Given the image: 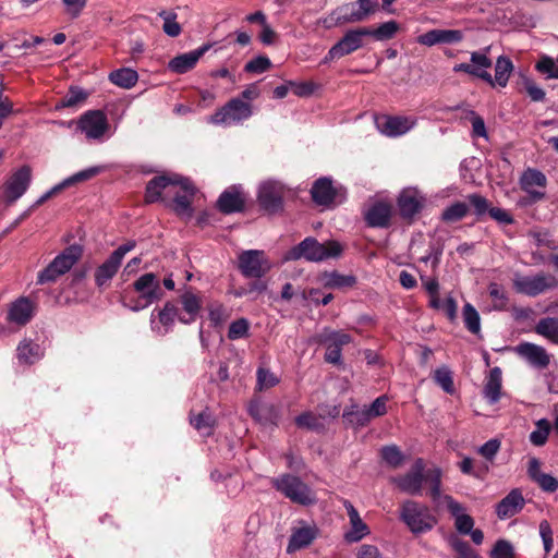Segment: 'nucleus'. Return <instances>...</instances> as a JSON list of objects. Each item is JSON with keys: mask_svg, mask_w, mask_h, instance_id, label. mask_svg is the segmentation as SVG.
<instances>
[{"mask_svg": "<svg viewBox=\"0 0 558 558\" xmlns=\"http://www.w3.org/2000/svg\"><path fill=\"white\" fill-rule=\"evenodd\" d=\"M424 483L429 485L433 499L440 497L441 472L439 469L424 471Z\"/></svg>", "mask_w": 558, "mask_h": 558, "instance_id": "8fccbe9b", "label": "nucleus"}, {"mask_svg": "<svg viewBox=\"0 0 558 558\" xmlns=\"http://www.w3.org/2000/svg\"><path fill=\"white\" fill-rule=\"evenodd\" d=\"M121 263L112 254L96 269L95 282L100 288L107 284L118 272Z\"/></svg>", "mask_w": 558, "mask_h": 558, "instance_id": "e433bc0d", "label": "nucleus"}, {"mask_svg": "<svg viewBox=\"0 0 558 558\" xmlns=\"http://www.w3.org/2000/svg\"><path fill=\"white\" fill-rule=\"evenodd\" d=\"M519 183L521 190L527 194L530 203H536L545 198L547 178L542 171L533 168L526 169L521 174Z\"/></svg>", "mask_w": 558, "mask_h": 558, "instance_id": "ddd939ff", "label": "nucleus"}, {"mask_svg": "<svg viewBox=\"0 0 558 558\" xmlns=\"http://www.w3.org/2000/svg\"><path fill=\"white\" fill-rule=\"evenodd\" d=\"M208 50V46H202L193 51L174 57L168 63V69L177 74H183L192 70L201 57Z\"/></svg>", "mask_w": 558, "mask_h": 558, "instance_id": "c85d7f7f", "label": "nucleus"}, {"mask_svg": "<svg viewBox=\"0 0 558 558\" xmlns=\"http://www.w3.org/2000/svg\"><path fill=\"white\" fill-rule=\"evenodd\" d=\"M109 80L112 84L129 89L137 83L138 74L133 69L122 68L111 72Z\"/></svg>", "mask_w": 558, "mask_h": 558, "instance_id": "58836bf2", "label": "nucleus"}, {"mask_svg": "<svg viewBox=\"0 0 558 558\" xmlns=\"http://www.w3.org/2000/svg\"><path fill=\"white\" fill-rule=\"evenodd\" d=\"M343 417L355 427L365 426L372 420L367 409L360 410L356 405H353L351 410H345Z\"/></svg>", "mask_w": 558, "mask_h": 558, "instance_id": "a18cd8bd", "label": "nucleus"}, {"mask_svg": "<svg viewBox=\"0 0 558 558\" xmlns=\"http://www.w3.org/2000/svg\"><path fill=\"white\" fill-rule=\"evenodd\" d=\"M81 245L73 244L57 255L49 265L38 274L37 282L40 284L54 282L59 277L66 274L82 257Z\"/></svg>", "mask_w": 558, "mask_h": 558, "instance_id": "20e7f679", "label": "nucleus"}, {"mask_svg": "<svg viewBox=\"0 0 558 558\" xmlns=\"http://www.w3.org/2000/svg\"><path fill=\"white\" fill-rule=\"evenodd\" d=\"M535 330L538 335L558 343V317H546L541 319Z\"/></svg>", "mask_w": 558, "mask_h": 558, "instance_id": "ea45409f", "label": "nucleus"}, {"mask_svg": "<svg viewBox=\"0 0 558 558\" xmlns=\"http://www.w3.org/2000/svg\"><path fill=\"white\" fill-rule=\"evenodd\" d=\"M517 353L536 368L548 366L550 359L546 350L537 344L524 342L515 348Z\"/></svg>", "mask_w": 558, "mask_h": 558, "instance_id": "bb28decb", "label": "nucleus"}, {"mask_svg": "<svg viewBox=\"0 0 558 558\" xmlns=\"http://www.w3.org/2000/svg\"><path fill=\"white\" fill-rule=\"evenodd\" d=\"M271 66L270 60L265 56H258L245 64L244 70L248 73H264Z\"/></svg>", "mask_w": 558, "mask_h": 558, "instance_id": "052dcab7", "label": "nucleus"}, {"mask_svg": "<svg viewBox=\"0 0 558 558\" xmlns=\"http://www.w3.org/2000/svg\"><path fill=\"white\" fill-rule=\"evenodd\" d=\"M178 174L160 175L151 179L146 186L145 199L147 203H155L160 201L162 193L166 196L170 195V191L175 189Z\"/></svg>", "mask_w": 558, "mask_h": 558, "instance_id": "aec40b11", "label": "nucleus"}, {"mask_svg": "<svg viewBox=\"0 0 558 558\" xmlns=\"http://www.w3.org/2000/svg\"><path fill=\"white\" fill-rule=\"evenodd\" d=\"M355 283L353 276H344L338 272H329L323 276V284L329 289H339L343 287H351Z\"/></svg>", "mask_w": 558, "mask_h": 558, "instance_id": "37998d69", "label": "nucleus"}, {"mask_svg": "<svg viewBox=\"0 0 558 558\" xmlns=\"http://www.w3.org/2000/svg\"><path fill=\"white\" fill-rule=\"evenodd\" d=\"M524 506V498L519 489L511 490L496 506V513L499 519L505 520L513 517Z\"/></svg>", "mask_w": 558, "mask_h": 558, "instance_id": "2f4dec72", "label": "nucleus"}, {"mask_svg": "<svg viewBox=\"0 0 558 558\" xmlns=\"http://www.w3.org/2000/svg\"><path fill=\"white\" fill-rule=\"evenodd\" d=\"M299 427L318 429L322 427L320 418L312 412H304L295 418Z\"/></svg>", "mask_w": 558, "mask_h": 558, "instance_id": "e2e57ef3", "label": "nucleus"}, {"mask_svg": "<svg viewBox=\"0 0 558 558\" xmlns=\"http://www.w3.org/2000/svg\"><path fill=\"white\" fill-rule=\"evenodd\" d=\"M177 318L179 319V308L174 303L168 301L161 308H155L151 312V330L159 336H165L172 329Z\"/></svg>", "mask_w": 558, "mask_h": 558, "instance_id": "dca6fc26", "label": "nucleus"}, {"mask_svg": "<svg viewBox=\"0 0 558 558\" xmlns=\"http://www.w3.org/2000/svg\"><path fill=\"white\" fill-rule=\"evenodd\" d=\"M257 385L256 388L258 390H266L279 383V378L271 373L269 369L259 367L256 372Z\"/></svg>", "mask_w": 558, "mask_h": 558, "instance_id": "5fc2aeb1", "label": "nucleus"}, {"mask_svg": "<svg viewBox=\"0 0 558 558\" xmlns=\"http://www.w3.org/2000/svg\"><path fill=\"white\" fill-rule=\"evenodd\" d=\"M367 27L348 31L343 37L329 49L323 62L328 63L356 51L363 46V37L367 36Z\"/></svg>", "mask_w": 558, "mask_h": 558, "instance_id": "1a4fd4ad", "label": "nucleus"}, {"mask_svg": "<svg viewBox=\"0 0 558 558\" xmlns=\"http://www.w3.org/2000/svg\"><path fill=\"white\" fill-rule=\"evenodd\" d=\"M244 196L238 186L227 189L218 198V208L225 214L241 211L244 207Z\"/></svg>", "mask_w": 558, "mask_h": 558, "instance_id": "473e14b6", "label": "nucleus"}, {"mask_svg": "<svg viewBox=\"0 0 558 558\" xmlns=\"http://www.w3.org/2000/svg\"><path fill=\"white\" fill-rule=\"evenodd\" d=\"M31 181L32 170L28 166H23L14 171L4 184L3 199L8 204L17 201L27 191Z\"/></svg>", "mask_w": 558, "mask_h": 558, "instance_id": "4468645a", "label": "nucleus"}, {"mask_svg": "<svg viewBox=\"0 0 558 558\" xmlns=\"http://www.w3.org/2000/svg\"><path fill=\"white\" fill-rule=\"evenodd\" d=\"M425 198L416 189H405L398 198V206L402 217L412 218L423 208Z\"/></svg>", "mask_w": 558, "mask_h": 558, "instance_id": "b1692460", "label": "nucleus"}, {"mask_svg": "<svg viewBox=\"0 0 558 558\" xmlns=\"http://www.w3.org/2000/svg\"><path fill=\"white\" fill-rule=\"evenodd\" d=\"M239 268L243 276L248 278H260L271 268L270 263L265 258L263 251H244L239 256Z\"/></svg>", "mask_w": 558, "mask_h": 558, "instance_id": "f8f14e48", "label": "nucleus"}, {"mask_svg": "<svg viewBox=\"0 0 558 558\" xmlns=\"http://www.w3.org/2000/svg\"><path fill=\"white\" fill-rule=\"evenodd\" d=\"M77 129L88 141L102 142L110 137V125L107 116L101 110H89L81 116Z\"/></svg>", "mask_w": 558, "mask_h": 558, "instance_id": "0eeeda50", "label": "nucleus"}, {"mask_svg": "<svg viewBox=\"0 0 558 558\" xmlns=\"http://www.w3.org/2000/svg\"><path fill=\"white\" fill-rule=\"evenodd\" d=\"M369 227L385 228L389 225L391 217V205L385 202H375L364 214Z\"/></svg>", "mask_w": 558, "mask_h": 558, "instance_id": "7c9ffc66", "label": "nucleus"}, {"mask_svg": "<svg viewBox=\"0 0 558 558\" xmlns=\"http://www.w3.org/2000/svg\"><path fill=\"white\" fill-rule=\"evenodd\" d=\"M343 506L347 510L351 526L350 530L345 533L344 537L348 542H359L369 533V529L363 522L357 510L349 500H344Z\"/></svg>", "mask_w": 558, "mask_h": 558, "instance_id": "c756f323", "label": "nucleus"}, {"mask_svg": "<svg viewBox=\"0 0 558 558\" xmlns=\"http://www.w3.org/2000/svg\"><path fill=\"white\" fill-rule=\"evenodd\" d=\"M43 356V348L31 339H23L16 348V357L21 364L32 365Z\"/></svg>", "mask_w": 558, "mask_h": 558, "instance_id": "72a5a7b5", "label": "nucleus"}, {"mask_svg": "<svg viewBox=\"0 0 558 558\" xmlns=\"http://www.w3.org/2000/svg\"><path fill=\"white\" fill-rule=\"evenodd\" d=\"M159 16L163 19V32L170 37H177L181 34V26L175 21L177 14L167 11H161Z\"/></svg>", "mask_w": 558, "mask_h": 558, "instance_id": "6e6d98bb", "label": "nucleus"}, {"mask_svg": "<svg viewBox=\"0 0 558 558\" xmlns=\"http://www.w3.org/2000/svg\"><path fill=\"white\" fill-rule=\"evenodd\" d=\"M424 461L417 459L407 474L393 478V482L402 492L410 495H420L424 484Z\"/></svg>", "mask_w": 558, "mask_h": 558, "instance_id": "f3484780", "label": "nucleus"}, {"mask_svg": "<svg viewBox=\"0 0 558 558\" xmlns=\"http://www.w3.org/2000/svg\"><path fill=\"white\" fill-rule=\"evenodd\" d=\"M208 317L214 327H219L229 319L230 311L223 304L214 302L208 305Z\"/></svg>", "mask_w": 558, "mask_h": 558, "instance_id": "c03bdc74", "label": "nucleus"}, {"mask_svg": "<svg viewBox=\"0 0 558 558\" xmlns=\"http://www.w3.org/2000/svg\"><path fill=\"white\" fill-rule=\"evenodd\" d=\"M250 322L246 318H239L229 326L228 338L238 340L248 335Z\"/></svg>", "mask_w": 558, "mask_h": 558, "instance_id": "4d7b16f0", "label": "nucleus"}, {"mask_svg": "<svg viewBox=\"0 0 558 558\" xmlns=\"http://www.w3.org/2000/svg\"><path fill=\"white\" fill-rule=\"evenodd\" d=\"M323 341L330 342L341 349L342 345L350 343L352 338L349 333L342 331H329L324 335Z\"/></svg>", "mask_w": 558, "mask_h": 558, "instance_id": "0e129e2a", "label": "nucleus"}, {"mask_svg": "<svg viewBox=\"0 0 558 558\" xmlns=\"http://www.w3.org/2000/svg\"><path fill=\"white\" fill-rule=\"evenodd\" d=\"M61 1L65 7V12L72 19L78 17L87 3V0H61Z\"/></svg>", "mask_w": 558, "mask_h": 558, "instance_id": "338daca9", "label": "nucleus"}, {"mask_svg": "<svg viewBox=\"0 0 558 558\" xmlns=\"http://www.w3.org/2000/svg\"><path fill=\"white\" fill-rule=\"evenodd\" d=\"M339 191L332 185L329 178L316 180L311 189L313 201L317 205L329 206L337 201Z\"/></svg>", "mask_w": 558, "mask_h": 558, "instance_id": "a878e982", "label": "nucleus"}, {"mask_svg": "<svg viewBox=\"0 0 558 558\" xmlns=\"http://www.w3.org/2000/svg\"><path fill=\"white\" fill-rule=\"evenodd\" d=\"M549 432V422L542 418L536 423V428L530 434V441L535 446H543L547 441Z\"/></svg>", "mask_w": 558, "mask_h": 558, "instance_id": "3c124183", "label": "nucleus"}, {"mask_svg": "<svg viewBox=\"0 0 558 558\" xmlns=\"http://www.w3.org/2000/svg\"><path fill=\"white\" fill-rule=\"evenodd\" d=\"M468 211H469V207L465 203L457 202V203L450 205L449 207H447L442 211L441 218L444 221H447V222H456V221H459L462 218H464L466 216Z\"/></svg>", "mask_w": 558, "mask_h": 558, "instance_id": "49530a36", "label": "nucleus"}, {"mask_svg": "<svg viewBox=\"0 0 558 558\" xmlns=\"http://www.w3.org/2000/svg\"><path fill=\"white\" fill-rule=\"evenodd\" d=\"M444 501L450 514L454 518L456 530L460 534H469L474 526V520L465 513V508L451 496H444Z\"/></svg>", "mask_w": 558, "mask_h": 558, "instance_id": "4be33fe9", "label": "nucleus"}, {"mask_svg": "<svg viewBox=\"0 0 558 558\" xmlns=\"http://www.w3.org/2000/svg\"><path fill=\"white\" fill-rule=\"evenodd\" d=\"M104 170L102 167L94 166L89 167L87 169H84L82 171H78L74 173L73 175H70L69 178L64 179L60 183L52 186L49 191H47L45 194H43L35 203V206H39L44 204L46 201H48L50 197L54 196L56 194L60 193L62 190L70 187L72 185H75L81 182H85L90 180L92 178L96 177Z\"/></svg>", "mask_w": 558, "mask_h": 558, "instance_id": "a211bd4d", "label": "nucleus"}, {"mask_svg": "<svg viewBox=\"0 0 558 558\" xmlns=\"http://www.w3.org/2000/svg\"><path fill=\"white\" fill-rule=\"evenodd\" d=\"M137 298L131 300L129 304L124 303L133 312L147 308L153 303L163 298V291L160 286V278L154 272L141 275L132 284Z\"/></svg>", "mask_w": 558, "mask_h": 558, "instance_id": "f03ea898", "label": "nucleus"}, {"mask_svg": "<svg viewBox=\"0 0 558 558\" xmlns=\"http://www.w3.org/2000/svg\"><path fill=\"white\" fill-rule=\"evenodd\" d=\"M399 25L396 21H388L383 23L377 28L367 27V36H373L376 40L383 41L391 39L398 32Z\"/></svg>", "mask_w": 558, "mask_h": 558, "instance_id": "a19ab883", "label": "nucleus"}, {"mask_svg": "<svg viewBox=\"0 0 558 558\" xmlns=\"http://www.w3.org/2000/svg\"><path fill=\"white\" fill-rule=\"evenodd\" d=\"M35 311V303L28 298L21 296L9 305L7 320L16 326H24L31 322Z\"/></svg>", "mask_w": 558, "mask_h": 558, "instance_id": "6ab92c4d", "label": "nucleus"}, {"mask_svg": "<svg viewBox=\"0 0 558 558\" xmlns=\"http://www.w3.org/2000/svg\"><path fill=\"white\" fill-rule=\"evenodd\" d=\"M483 395L490 404L499 401L501 397V371L499 367H494L489 371Z\"/></svg>", "mask_w": 558, "mask_h": 558, "instance_id": "c9c22d12", "label": "nucleus"}, {"mask_svg": "<svg viewBox=\"0 0 558 558\" xmlns=\"http://www.w3.org/2000/svg\"><path fill=\"white\" fill-rule=\"evenodd\" d=\"M214 422L211 414L207 411H203L197 416L191 417V424L204 436L211 434Z\"/></svg>", "mask_w": 558, "mask_h": 558, "instance_id": "de8ad7c7", "label": "nucleus"}, {"mask_svg": "<svg viewBox=\"0 0 558 558\" xmlns=\"http://www.w3.org/2000/svg\"><path fill=\"white\" fill-rule=\"evenodd\" d=\"M182 313L179 312V322L184 325L194 323L202 308V299L191 290L184 291L180 295Z\"/></svg>", "mask_w": 558, "mask_h": 558, "instance_id": "5701e85b", "label": "nucleus"}, {"mask_svg": "<svg viewBox=\"0 0 558 558\" xmlns=\"http://www.w3.org/2000/svg\"><path fill=\"white\" fill-rule=\"evenodd\" d=\"M500 449V441L498 439H490L478 448V453L487 460H493Z\"/></svg>", "mask_w": 558, "mask_h": 558, "instance_id": "774afa93", "label": "nucleus"}, {"mask_svg": "<svg viewBox=\"0 0 558 558\" xmlns=\"http://www.w3.org/2000/svg\"><path fill=\"white\" fill-rule=\"evenodd\" d=\"M400 520L413 534H423L437 524L436 517L430 509L421 502L405 500L400 507Z\"/></svg>", "mask_w": 558, "mask_h": 558, "instance_id": "7ed1b4c3", "label": "nucleus"}, {"mask_svg": "<svg viewBox=\"0 0 558 558\" xmlns=\"http://www.w3.org/2000/svg\"><path fill=\"white\" fill-rule=\"evenodd\" d=\"M536 70L547 78H558V57L543 56L535 65Z\"/></svg>", "mask_w": 558, "mask_h": 558, "instance_id": "09e8293b", "label": "nucleus"}, {"mask_svg": "<svg viewBox=\"0 0 558 558\" xmlns=\"http://www.w3.org/2000/svg\"><path fill=\"white\" fill-rule=\"evenodd\" d=\"M194 194L195 187L191 181L186 178L178 175L175 189L170 191V195H173V210L180 216L191 217L193 211L191 204Z\"/></svg>", "mask_w": 558, "mask_h": 558, "instance_id": "2eb2a0df", "label": "nucleus"}, {"mask_svg": "<svg viewBox=\"0 0 558 558\" xmlns=\"http://www.w3.org/2000/svg\"><path fill=\"white\" fill-rule=\"evenodd\" d=\"M252 116V106L240 98H232L223 107L208 118L216 125L239 124Z\"/></svg>", "mask_w": 558, "mask_h": 558, "instance_id": "423d86ee", "label": "nucleus"}, {"mask_svg": "<svg viewBox=\"0 0 558 558\" xmlns=\"http://www.w3.org/2000/svg\"><path fill=\"white\" fill-rule=\"evenodd\" d=\"M512 71V61L506 56L498 57L495 63V76L493 77L494 86L506 87Z\"/></svg>", "mask_w": 558, "mask_h": 558, "instance_id": "4c0bfd02", "label": "nucleus"}, {"mask_svg": "<svg viewBox=\"0 0 558 558\" xmlns=\"http://www.w3.org/2000/svg\"><path fill=\"white\" fill-rule=\"evenodd\" d=\"M342 247L338 242L319 243L314 238L304 239L299 245L292 247L286 255L287 260L305 258L310 262H322L338 257Z\"/></svg>", "mask_w": 558, "mask_h": 558, "instance_id": "f257e3e1", "label": "nucleus"}, {"mask_svg": "<svg viewBox=\"0 0 558 558\" xmlns=\"http://www.w3.org/2000/svg\"><path fill=\"white\" fill-rule=\"evenodd\" d=\"M272 486L292 502L307 506L316 501L315 493L298 476L283 474L271 480Z\"/></svg>", "mask_w": 558, "mask_h": 558, "instance_id": "39448f33", "label": "nucleus"}, {"mask_svg": "<svg viewBox=\"0 0 558 558\" xmlns=\"http://www.w3.org/2000/svg\"><path fill=\"white\" fill-rule=\"evenodd\" d=\"M487 48L485 51H474L471 53V65L474 66L475 77L483 80L488 83L490 86H494V80L492 74L489 73V69L492 66V60L487 56Z\"/></svg>", "mask_w": 558, "mask_h": 558, "instance_id": "f704fd0d", "label": "nucleus"}, {"mask_svg": "<svg viewBox=\"0 0 558 558\" xmlns=\"http://www.w3.org/2000/svg\"><path fill=\"white\" fill-rule=\"evenodd\" d=\"M557 286V279L550 274L539 272L534 276L515 275L513 287L518 293L536 296Z\"/></svg>", "mask_w": 558, "mask_h": 558, "instance_id": "6e6552de", "label": "nucleus"}, {"mask_svg": "<svg viewBox=\"0 0 558 558\" xmlns=\"http://www.w3.org/2000/svg\"><path fill=\"white\" fill-rule=\"evenodd\" d=\"M284 195L286 186L279 181H264L258 189L259 205L270 214L282 209Z\"/></svg>", "mask_w": 558, "mask_h": 558, "instance_id": "9b49d317", "label": "nucleus"}, {"mask_svg": "<svg viewBox=\"0 0 558 558\" xmlns=\"http://www.w3.org/2000/svg\"><path fill=\"white\" fill-rule=\"evenodd\" d=\"M375 123L381 134L388 137H398L414 129L417 118L414 116L383 114L376 118Z\"/></svg>", "mask_w": 558, "mask_h": 558, "instance_id": "9d476101", "label": "nucleus"}, {"mask_svg": "<svg viewBox=\"0 0 558 558\" xmlns=\"http://www.w3.org/2000/svg\"><path fill=\"white\" fill-rule=\"evenodd\" d=\"M492 558H514L512 545L505 539H499L490 551Z\"/></svg>", "mask_w": 558, "mask_h": 558, "instance_id": "680f3d73", "label": "nucleus"}, {"mask_svg": "<svg viewBox=\"0 0 558 558\" xmlns=\"http://www.w3.org/2000/svg\"><path fill=\"white\" fill-rule=\"evenodd\" d=\"M463 39V34L458 29H432L417 37V43L424 46L438 44H456Z\"/></svg>", "mask_w": 558, "mask_h": 558, "instance_id": "393cba45", "label": "nucleus"}, {"mask_svg": "<svg viewBox=\"0 0 558 558\" xmlns=\"http://www.w3.org/2000/svg\"><path fill=\"white\" fill-rule=\"evenodd\" d=\"M317 533L318 530L315 525L300 522L298 526L292 529L287 551L290 554L307 547L316 538Z\"/></svg>", "mask_w": 558, "mask_h": 558, "instance_id": "412c9836", "label": "nucleus"}, {"mask_svg": "<svg viewBox=\"0 0 558 558\" xmlns=\"http://www.w3.org/2000/svg\"><path fill=\"white\" fill-rule=\"evenodd\" d=\"M541 461L537 458H531L527 464V474L530 478L546 493H555L558 489V480L541 470Z\"/></svg>", "mask_w": 558, "mask_h": 558, "instance_id": "cd10ccee", "label": "nucleus"}, {"mask_svg": "<svg viewBox=\"0 0 558 558\" xmlns=\"http://www.w3.org/2000/svg\"><path fill=\"white\" fill-rule=\"evenodd\" d=\"M462 316L466 329L474 335H478L481 331V318L476 308L466 303L463 306Z\"/></svg>", "mask_w": 558, "mask_h": 558, "instance_id": "79ce46f5", "label": "nucleus"}, {"mask_svg": "<svg viewBox=\"0 0 558 558\" xmlns=\"http://www.w3.org/2000/svg\"><path fill=\"white\" fill-rule=\"evenodd\" d=\"M434 379L447 393L454 391L452 373L448 367L442 366L437 368L434 373Z\"/></svg>", "mask_w": 558, "mask_h": 558, "instance_id": "603ef678", "label": "nucleus"}, {"mask_svg": "<svg viewBox=\"0 0 558 558\" xmlns=\"http://www.w3.org/2000/svg\"><path fill=\"white\" fill-rule=\"evenodd\" d=\"M87 94L80 87H71L69 93L61 99L60 106L63 108L75 107L84 101Z\"/></svg>", "mask_w": 558, "mask_h": 558, "instance_id": "13d9d810", "label": "nucleus"}, {"mask_svg": "<svg viewBox=\"0 0 558 558\" xmlns=\"http://www.w3.org/2000/svg\"><path fill=\"white\" fill-rule=\"evenodd\" d=\"M539 535L543 541L545 554H549L554 547L553 530L547 521L539 523Z\"/></svg>", "mask_w": 558, "mask_h": 558, "instance_id": "69168bd1", "label": "nucleus"}, {"mask_svg": "<svg viewBox=\"0 0 558 558\" xmlns=\"http://www.w3.org/2000/svg\"><path fill=\"white\" fill-rule=\"evenodd\" d=\"M450 544L458 554L457 558H480L466 542L458 537L451 538Z\"/></svg>", "mask_w": 558, "mask_h": 558, "instance_id": "bf43d9fd", "label": "nucleus"}, {"mask_svg": "<svg viewBox=\"0 0 558 558\" xmlns=\"http://www.w3.org/2000/svg\"><path fill=\"white\" fill-rule=\"evenodd\" d=\"M383 460L392 468H397L403 462V454L397 446H386L380 450Z\"/></svg>", "mask_w": 558, "mask_h": 558, "instance_id": "864d4df0", "label": "nucleus"}]
</instances>
